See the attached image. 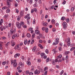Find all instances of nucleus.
I'll use <instances>...</instances> for the list:
<instances>
[{
    "label": "nucleus",
    "mask_w": 75,
    "mask_h": 75,
    "mask_svg": "<svg viewBox=\"0 0 75 75\" xmlns=\"http://www.w3.org/2000/svg\"><path fill=\"white\" fill-rule=\"evenodd\" d=\"M36 50V47L35 46L34 47L33 49L32 50V51H35Z\"/></svg>",
    "instance_id": "4be33fe9"
},
{
    "label": "nucleus",
    "mask_w": 75,
    "mask_h": 75,
    "mask_svg": "<svg viewBox=\"0 0 75 75\" xmlns=\"http://www.w3.org/2000/svg\"><path fill=\"white\" fill-rule=\"evenodd\" d=\"M42 29L43 31H44V30H45V28L43 27Z\"/></svg>",
    "instance_id": "603ef678"
},
{
    "label": "nucleus",
    "mask_w": 75,
    "mask_h": 75,
    "mask_svg": "<svg viewBox=\"0 0 75 75\" xmlns=\"http://www.w3.org/2000/svg\"><path fill=\"white\" fill-rule=\"evenodd\" d=\"M51 23L53 24H55V21L54 19H52V20Z\"/></svg>",
    "instance_id": "f8f14e48"
},
{
    "label": "nucleus",
    "mask_w": 75,
    "mask_h": 75,
    "mask_svg": "<svg viewBox=\"0 0 75 75\" xmlns=\"http://www.w3.org/2000/svg\"><path fill=\"white\" fill-rule=\"evenodd\" d=\"M6 61L3 62H2V64L5 65V64H6Z\"/></svg>",
    "instance_id": "4d7b16f0"
},
{
    "label": "nucleus",
    "mask_w": 75,
    "mask_h": 75,
    "mask_svg": "<svg viewBox=\"0 0 75 75\" xmlns=\"http://www.w3.org/2000/svg\"><path fill=\"white\" fill-rule=\"evenodd\" d=\"M48 23H45L43 24V25H44V26H45V27H46Z\"/></svg>",
    "instance_id": "a878e982"
},
{
    "label": "nucleus",
    "mask_w": 75,
    "mask_h": 75,
    "mask_svg": "<svg viewBox=\"0 0 75 75\" xmlns=\"http://www.w3.org/2000/svg\"><path fill=\"white\" fill-rule=\"evenodd\" d=\"M62 25L63 26V28L64 29L67 28V23L65 22H63L62 23Z\"/></svg>",
    "instance_id": "7ed1b4c3"
},
{
    "label": "nucleus",
    "mask_w": 75,
    "mask_h": 75,
    "mask_svg": "<svg viewBox=\"0 0 75 75\" xmlns=\"http://www.w3.org/2000/svg\"><path fill=\"white\" fill-rule=\"evenodd\" d=\"M27 36L28 38H30V37H31V35L29 33L27 34Z\"/></svg>",
    "instance_id": "2eb2a0df"
},
{
    "label": "nucleus",
    "mask_w": 75,
    "mask_h": 75,
    "mask_svg": "<svg viewBox=\"0 0 75 75\" xmlns=\"http://www.w3.org/2000/svg\"><path fill=\"white\" fill-rule=\"evenodd\" d=\"M45 32L46 33H48V28H46L45 29Z\"/></svg>",
    "instance_id": "72a5a7b5"
},
{
    "label": "nucleus",
    "mask_w": 75,
    "mask_h": 75,
    "mask_svg": "<svg viewBox=\"0 0 75 75\" xmlns=\"http://www.w3.org/2000/svg\"><path fill=\"white\" fill-rule=\"evenodd\" d=\"M64 18H65V17L63 16L61 18V20H64Z\"/></svg>",
    "instance_id": "c03bdc74"
},
{
    "label": "nucleus",
    "mask_w": 75,
    "mask_h": 75,
    "mask_svg": "<svg viewBox=\"0 0 75 75\" xmlns=\"http://www.w3.org/2000/svg\"><path fill=\"white\" fill-rule=\"evenodd\" d=\"M13 65L14 67H17V63L16 62V59H15L14 60V62H13Z\"/></svg>",
    "instance_id": "39448f33"
},
{
    "label": "nucleus",
    "mask_w": 75,
    "mask_h": 75,
    "mask_svg": "<svg viewBox=\"0 0 75 75\" xmlns=\"http://www.w3.org/2000/svg\"><path fill=\"white\" fill-rule=\"evenodd\" d=\"M8 17V15H5L4 16V18H5L6 17Z\"/></svg>",
    "instance_id": "680f3d73"
},
{
    "label": "nucleus",
    "mask_w": 75,
    "mask_h": 75,
    "mask_svg": "<svg viewBox=\"0 0 75 75\" xmlns=\"http://www.w3.org/2000/svg\"><path fill=\"white\" fill-rule=\"evenodd\" d=\"M55 50H56V49H54L52 50V51H54V54H56V52H57V51H56Z\"/></svg>",
    "instance_id": "412c9836"
},
{
    "label": "nucleus",
    "mask_w": 75,
    "mask_h": 75,
    "mask_svg": "<svg viewBox=\"0 0 75 75\" xmlns=\"http://www.w3.org/2000/svg\"><path fill=\"white\" fill-rule=\"evenodd\" d=\"M15 7H17V6H18V3H15Z\"/></svg>",
    "instance_id": "79ce46f5"
},
{
    "label": "nucleus",
    "mask_w": 75,
    "mask_h": 75,
    "mask_svg": "<svg viewBox=\"0 0 75 75\" xmlns=\"http://www.w3.org/2000/svg\"><path fill=\"white\" fill-rule=\"evenodd\" d=\"M10 44V42H8L6 44H5V45H6V46H8V45Z\"/></svg>",
    "instance_id": "f704fd0d"
},
{
    "label": "nucleus",
    "mask_w": 75,
    "mask_h": 75,
    "mask_svg": "<svg viewBox=\"0 0 75 75\" xmlns=\"http://www.w3.org/2000/svg\"><path fill=\"white\" fill-rule=\"evenodd\" d=\"M15 37H16L15 36V35H13L12 37V39H13V40H14V39L15 38Z\"/></svg>",
    "instance_id": "49530a36"
},
{
    "label": "nucleus",
    "mask_w": 75,
    "mask_h": 75,
    "mask_svg": "<svg viewBox=\"0 0 75 75\" xmlns=\"http://www.w3.org/2000/svg\"><path fill=\"white\" fill-rule=\"evenodd\" d=\"M40 55H41V58H43V56H45V54L44 53H42L40 54Z\"/></svg>",
    "instance_id": "ddd939ff"
},
{
    "label": "nucleus",
    "mask_w": 75,
    "mask_h": 75,
    "mask_svg": "<svg viewBox=\"0 0 75 75\" xmlns=\"http://www.w3.org/2000/svg\"><path fill=\"white\" fill-rule=\"evenodd\" d=\"M58 59H57H57L54 60V62H57L58 61Z\"/></svg>",
    "instance_id": "864d4df0"
},
{
    "label": "nucleus",
    "mask_w": 75,
    "mask_h": 75,
    "mask_svg": "<svg viewBox=\"0 0 75 75\" xmlns=\"http://www.w3.org/2000/svg\"><path fill=\"white\" fill-rule=\"evenodd\" d=\"M16 26L17 27V28L18 29H20L21 28V25H24V23L23 21H21L20 22V23L18 22H17L16 23Z\"/></svg>",
    "instance_id": "f257e3e1"
},
{
    "label": "nucleus",
    "mask_w": 75,
    "mask_h": 75,
    "mask_svg": "<svg viewBox=\"0 0 75 75\" xmlns=\"http://www.w3.org/2000/svg\"><path fill=\"white\" fill-rule=\"evenodd\" d=\"M69 51H66L65 52V54L66 55H67V54H69Z\"/></svg>",
    "instance_id": "b1692460"
},
{
    "label": "nucleus",
    "mask_w": 75,
    "mask_h": 75,
    "mask_svg": "<svg viewBox=\"0 0 75 75\" xmlns=\"http://www.w3.org/2000/svg\"><path fill=\"white\" fill-rule=\"evenodd\" d=\"M47 72H48V71H46L44 73V75H47Z\"/></svg>",
    "instance_id": "e2e57ef3"
},
{
    "label": "nucleus",
    "mask_w": 75,
    "mask_h": 75,
    "mask_svg": "<svg viewBox=\"0 0 75 75\" xmlns=\"http://www.w3.org/2000/svg\"><path fill=\"white\" fill-rule=\"evenodd\" d=\"M11 37V35H10V33H8V38H10Z\"/></svg>",
    "instance_id": "aec40b11"
},
{
    "label": "nucleus",
    "mask_w": 75,
    "mask_h": 75,
    "mask_svg": "<svg viewBox=\"0 0 75 75\" xmlns=\"http://www.w3.org/2000/svg\"><path fill=\"white\" fill-rule=\"evenodd\" d=\"M57 59H61V58H62V55L60 54L59 56H58L57 57Z\"/></svg>",
    "instance_id": "9d476101"
},
{
    "label": "nucleus",
    "mask_w": 75,
    "mask_h": 75,
    "mask_svg": "<svg viewBox=\"0 0 75 75\" xmlns=\"http://www.w3.org/2000/svg\"><path fill=\"white\" fill-rule=\"evenodd\" d=\"M47 69H48V68L45 67V68L44 69V71H46V70H47Z\"/></svg>",
    "instance_id": "58836bf2"
},
{
    "label": "nucleus",
    "mask_w": 75,
    "mask_h": 75,
    "mask_svg": "<svg viewBox=\"0 0 75 75\" xmlns=\"http://www.w3.org/2000/svg\"><path fill=\"white\" fill-rule=\"evenodd\" d=\"M35 33L33 34V35L32 36V37L33 38H34V36H35Z\"/></svg>",
    "instance_id": "ea45409f"
},
{
    "label": "nucleus",
    "mask_w": 75,
    "mask_h": 75,
    "mask_svg": "<svg viewBox=\"0 0 75 75\" xmlns=\"http://www.w3.org/2000/svg\"><path fill=\"white\" fill-rule=\"evenodd\" d=\"M11 44H14L15 43V42H14V41L13 40H12L11 42Z\"/></svg>",
    "instance_id": "13d9d810"
},
{
    "label": "nucleus",
    "mask_w": 75,
    "mask_h": 75,
    "mask_svg": "<svg viewBox=\"0 0 75 75\" xmlns=\"http://www.w3.org/2000/svg\"><path fill=\"white\" fill-rule=\"evenodd\" d=\"M41 60L40 59H38V62H41Z\"/></svg>",
    "instance_id": "bf43d9fd"
},
{
    "label": "nucleus",
    "mask_w": 75,
    "mask_h": 75,
    "mask_svg": "<svg viewBox=\"0 0 75 75\" xmlns=\"http://www.w3.org/2000/svg\"><path fill=\"white\" fill-rule=\"evenodd\" d=\"M67 44L68 46H70L71 45V42H70L68 41L67 42Z\"/></svg>",
    "instance_id": "6ab92c4d"
},
{
    "label": "nucleus",
    "mask_w": 75,
    "mask_h": 75,
    "mask_svg": "<svg viewBox=\"0 0 75 75\" xmlns=\"http://www.w3.org/2000/svg\"><path fill=\"white\" fill-rule=\"evenodd\" d=\"M75 48V47H72L71 48V49H70V51H72L73 50H74Z\"/></svg>",
    "instance_id": "c85d7f7f"
},
{
    "label": "nucleus",
    "mask_w": 75,
    "mask_h": 75,
    "mask_svg": "<svg viewBox=\"0 0 75 75\" xmlns=\"http://www.w3.org/2000/svg\"><path fill=\"white\" fill-rule=\"evenodd\" d=\"M59 51H62V48H61V47H59Z\"/></svg>",
    "instance_id": "de8ad7c7"
},
{
    "label": "nucleus",
    "mask_w": 75,
    "mask_h": 75,
    "mask_svg": "<svg viewBox=\"0 0 75 75\" xmlns=\"http://www.w3.org/2000/svg\"><path fill=\"white\" fill-rule=\"evenodd\" d=\"M27 40H25L24 42V44L25 45H26L27 44Z\"/></svg>",
    "instance_id": "bb28decb"
},
{
    "label": "nucleus",
    "mask_w": 75,
    "mask_h": 75,
    "mask_svg": "<svg viewBox=\"0 0 75 75\" xmlns=\"http://www.w3.org/2000/svg\"><path fill=\"white\" fill-rule=\"evenodd\" d=\"M20 54L19 53H16L14 56L15 58H17V57H18Z\"/></svg>",
    "instance_id": "9b49d317"
},
{
    "label": "nucleus",
    "mask_w": 75,
    "mask_h": 75,
    "mask_svg": "<svg viewBox=\"0 0 75 75\" xmlns=\"http://www.w3.org/2000/svg\"><path fill=\"white\" fill-rule=\"evenodd\" d=\"M33 10L35 11V12H37V9L36 8H34Z\"/></svg>",
    "instance_id": "473e14b6"
},
{
    "label": "nucleus",
    "mask_w": 75,
    "mask_h": 75,
    "mask_svg": "<svg viewBox=\"0 0 75 75\" xmlns=\"http://www.w3.org/2000/svg\"><path fill=\"white\" fill-rule=\"evenodd\" d=\"M34 11L33 9H32L31 10V13H34Z\"/></svg>",
    "instance_id": "0e129e2a"
},
{
    "label": "nucleus",
    "mask_w": 75,
    "mask_h": 75,
    "mask_svg": "<svg viewBox=\"0 0 75 75\" xmlns=\"http://www.w3.org/2000/svg\"><path fill=\"white\" fill-rule=\"evenodd\" d=\"M14 62V60H12V61H11V64H13Z\"/></svg>",
    "instance_id": "a19ab883"
},
{
    "label": "nucleus",
    "mask_w": 75,
    "mask_h": 75,
    "mask_svg": "<svg viewBox=\"0 0 75 75\" xmlns=\"http://www.w3.org/2000/svg\"><path fill=\"white\" fill-rule=\"evenodd\" d=\"M10 11L9 9H8L6 10V12H7V13H9V12H10Z\"/></svg>",
    "instance_id": "a18cd8bd"
},
{
    "label": "nucleus",
    "mask_w": 75,
    "mask_h": 75,
    "mask_svg": "<svg viewBox=\"0 0 75 75\" xmlns=\"http://www.w3.org/2000/svg\"><path fill=\"white\" fill-rule=\"evenodd\" d=\"M39 36L41 38H42V35L41 34H39Z\"/></svg>",
    "instance_id": "5fc2aeb1"
},
{
    "label": "nucleus",
    "mask_w": 75,
    "mask_h": 75,
    "mask_svg": "<svg viewBox=\"0 0 75 75\" xmlns=\"http://www.w3.org/2000/svg\"><path fill=\"white\" fill-rule=\"evenodd\" d=\"M20 17H22L24 16V12L23 11H21L20 13Z\"/></svg>",
    "instance_id": "0eeeda50"
},
{
    "label": "nucleus",
    "mask_w": 75,
    "mask_h": 75,
    "mask_svg": "<svg viewBox=\"0 0 75 75\" xmlns=\"http://www.w3.org/2000/svg\"><path fill=\"white\" fill-rule=\"evenodd\" d=\"M7 75H10V72H8Z\"/></svg>",
    "instance_id": "774afa93"
},
{
    "label": "nucleus",
    "mask_w": 75,
    "mask_h": 75,
    "mask_svg": "<svg viewBox=\"0 0 75 75\" xmlns=\"http://www.w3.org/2000/svg\"><path fill=\"white\" fill-rule=\"evenodd\" d=\"M41 0H39V4H41Z\"/></svg>",
    "instance_id": "338daca9"
},
{
    "label": "nucleus",
    "mask_w": 75,
    "mask_h": 75,
    "mask_svg": "<svg viewBox=\"0 0 75 75\" xmlns=\"http://www.w3.org/2000/svg\"><path fill=\"white\" fill-rule=\"evenodd\" d=\"M15 11L17 13H18L19 11H18V9H16Z\"/></svg>",
    "instance_id": "6e6d98bb"
},
{
    "label": "nucleus",
    "mask_w": 75,
    "mask_h": 75,
    "mask_svg": "<svg viewBox=\"0 0 75 75\" xmlns=\"http://www.w3.org/2000/svg\"><path fill=\"white\" fill-rule=\"evenodd\" d=\"M39 71H40L41 72H43V70L42 69H40Z\"/></svg>",
    "instance_id": "4c0bfd02"
},
{
    "label": "nucleus",
    "mask_w": 75,
    "mask_h": 75,
    "mask_svg": "<svg viewBox=\"0 0 75 75\" xmlns=\"http://www.w3.org/2000/svg\"><path fill=\"white\" fill-rule=\"evenodd\" d=\"M33 30V28H30L29 29H28V30L30 31H32Z\"/></svg>",
    "instance_id": "7c9ffc66"
},
{
    "label": "nucleus",
    "mask_w": 75,
    "mask_h": 75,
    "mask_svg": "<svg viewBox=\"0 0 75 75\" xmlns=\"http://www.w3.org/2000/svg\"><path fill=\"white\" fill-rule=\"evenodd\" d=\"M64 73V71L62 70L61 72L60 73V75H62V74H63V73Z\"/></svg>",
    "instance_id": "e433bc0d"
},
{
    "label": "nucleus",
    "mask_w": 75,
    "mask_h": 75,
    "mask_svg": "<svg viewBox=\"0 0 75 75\" xmlns=\"http://www.w3.org/2000/svg\"><path fill=\"white\" fill-rule=\"evenodd\" d=\"M35 33H36V34H40V31H39L38 30H35Z\"/></svg>",
    "instance_id": "1a4fd4ad"
},
{
    "label": "nucleus",
    "mask_w": 75,
    "mask_h": 75,
    "mask_svg": "<svg viewBox=\"0 0 75 75\" xmlns=\"http://www.w3.org/2000/svg\"><path fill=\"white\" fill-rule=\"evenodd\" d=\"M25 73L27 75V74H28L30 73V72L28 71H26Z\"/></svg>",
    "instance_id": "2f4dec72"
},
{
    "label": "nucleus",
    "mask_w": 75,
    "mask_h": 75,
    "mask_svg": "<svg viewBox=\"0 0 75 75\" xmlns=\"http://www.w3.org/2000/svg\"><path fill=\"white\" fill-rule=\"evenodd\" d=\"M15 36L17 38L19 36V35L18 33H16L15 34Z\"/></svg>",
    "instance_id": "393cba45"
},
{
    "label": "nucleus",
    "mask_w": 75,
    "mask_h": 75,
    "mask_svg": "<svg viewBox=\"0 0 75 75\" xmlns=\"http://www.w3.org/2000/svg\"><path fill=\"white\" fill-rule=\"evenodd\" d=\"M1 30L2 31H3V26H1Z\"/></svg>",
    "instance_id": "c9c22d12"
},
{
    "label": "nucleus",
    "mask_w": 75,
    "mask_h": 75,
    "mask_svg": "<svg viewBox=\"0 0 75 75\" xmlns=\"http://www.w3.org/2000/svg\"><path fill=\"white\" fill-rule=\"evenodd\" d=\"M74 8L72 7L71 9V11H74Z\"/></svg>",
    "instance_id": "3c124183"
},
{
    "label": "nucleus",
    "mask_w": 75,
    "mask_h": 75,
    "mask_svg": "<svg viewBox=\"0 0 75 75\" xmlns=\"http://www.w3.org/2000/svg\"><path fill=\"white\" fill-rule=\"evenodd\" d=\"M40 73V71L39 70L38 71L37 69L34 72L35 74H37V75H38Z\"/></svg>",
    "instance_id": "20e7f679"
},
{
    "label": "nucleus",
    "mask_w": 75,
    "mask_h": 75,
    "mask_svg": "<svg viewBox=\"0 0 75 75\" xmlns=\"http://www.w3.org/2000/svg\"><path fill=\"white\" fill-rule=\"evenodd\" d=\"M55 62H55V60H53L52 61V63L53 65H55Z\"/></svg>",
    "instance_id": "5701e85b"
},
{
    "label": "nucleus",
    "mask_w": 75,
    "mask_h": 75,
    "mask_svg": "<svg viewBox=\"0 0 75 75\" xmlns=\"http://www.w3.org/2000/svg\"><path fill=\"white\" fill-rule=\"evenodd\" d=\"M39 47H40L41 48V49H43V47L41 45V44H39L38 45Z\"/></svg>",
    "instance_id": "f3484780"
},
{
    "label": "nucleus",
    "mask_w": 75,
    "mask_h": 75,
    "mask_svg": "<svg viewBox=\"0 0 75 75\" xmlns=\"http://www.w3.org/2000/svg\"><path fill=\"white\" fill-rule=\"evenodd\" d=\"M45 52L46 54H48V50L47 49H46L45 50Z\"/></svg>",
    "instance_id": "052dcab7"
},
{
    "label": "nucleus",
    "mask_w": 75,
    "mask_h": 75,
    "mask_svg": "<svg viewBox=\"0 0 75 75\" xmlns=\"http://www.w3.org/2000/svg\"><path fill=\"white\" fill-rule=\"evenodd\" d=\"M19 65H21V66H24V63H22V62H19Z\"/></svg>",
    "instance_id": "dca6fc26"
},
{
    "label": "nucleus",
    "mask_w": 75,
    "mask_h": 75,
    "mask_svg": "<svg viewBox=\"0 0 75 75\" xmlns=\"http://www.w3.org/2000/svg\"><path fill=\"white\" fill-rule=\"evenodd\" d=\"M19 47H20V45H17L15 47L14 49L15 50H17V49H18V48H19Z\"/></svg>",
    "instance_id": "6e6552de"
},
{
    "label": "nucleus",
    "mask_w": 75,
    "mask_h": 75,
    "mask_svg": "<svg viewBox=\"0 0 75 75\" xmlns=\"http://www.w3.org/2000/svg\"><path fill=\"white\" fill-rule=\"evenodd\" d=\"M34 40H33L32 41H31V42L30 44H33V43H34Z\"/></svg>",
    "instance_id": "37998d69"
},
{
    "label": "nucleus",
    "mask_w": 75,
    "mask_h": 75,
    "mask_svg": "<svg viewBox=\"0 0 75 75\" xmlns=\"http://www.w3.org/2000/svg\"><path fill=\"white\" fill-rule=\"evenodd\" d=\"M10 32L11 35H13V33L16 32V30L13 31V29H11L10 30Z\"/></svg>",
    "instance_id": "423d86ee"
},
{
    "label": "nucleus",
    "mask_w": 75,
    "mask_h": 75,
    "mask_svg": "<svg viewBox=\"0 0 75 75\" xmlns=\"http://www.w3.org/2000/svg\"><path fill=\"white\" fill-rule=\"evenodd\" d=\"M29 74L30 75H33V73L32 72H30L29 73Z\"/></svg>",
    "instance_id": "69168bd1"
},
{
    "label": "nucleus",
    "mask_w": 75,
    "mask_h": 75,
    "mask_svg": "<svg viewBox=\"0 0 75 75\" xmlns=\"http://www.w3.org/2000/svg\"><path fill=\"white\" fill-rule=\"evenodd\" d=\"M59 42V38H57L55 40V42H54L53 43V45H57V44H58Z\"/></svg>",
    "instance_id": "f03ea898"
},
{
    "label": "nucleus",
    "mask_w": 75,
    "mask_h": 75,
    "mask_svg": "<svg viewBox=\"0 0 75 75\" xmlns=\"http://www.w3.org/2000/svg\"><path fill=\"white\" fill-rule=\"evenodd\" d=\"M3 10H5L6 9H7V7H6V6H5L4 7H3L2 8Z\"/></svg>",
    "instance_id": "cd10ccee"
},
{
    "label": "nucleus",
    "mask_w": 75,
    "mask_h": 75,
    "mask_svg": "<svg viewBox=\"0 0 75 75\" xmlns=\"http://www.w3.org/2000/svg\"><path fill=\"white\" fill-rule=\"evenodd\" d=\"M50 72H52L53 71V69H50Z\"/></svg>",
    "instance_id": "8fccbe9b"
},
{
    "label": "nucleus",
    "mask_w": 75,
    "mask_h": 75,
    "mask_svg": "<svg viewBox=\"0 0 75 75\" xmlns=\"http://www.w3.org/2000/svg\"><path fill=\"white\" fill-rule=\"evenodd\" d=\"M49 60H50V58H47L46 60L47 62H48L49 61Z\"/></svg>",
    "instance_id": "c756f323"
},
{
    "label": "nucleus",
    "mask_w": 75,
    "mask_h": 75,
    "mask_svg": "<svg viewBox=\"0 0 75 75\" xmlns=\"http://www.w3.org/2000/svg\"><path fill=\"white\" fill-rule=\"evenodd\" d=\"M17 19L18 21H19L20 20V18L19 17V16L18 17Z\"/></svg>",
    "instance_id": "09e8293b"
},
{
    "label": "nucleus",
    "mask_w": 75,
    "mask_h": 75,
    "mask_svg": "<svg viewBox=\"0 0 75 75\" xmlns=\"http://www.w3.org/2000/svg\"><path fill=\"white\" fill-rule=\"evenodd\" d=\"M27 64L28 65H31V62L29 60H28L27 62Z\"/></svg>",
    "instance_id": "4468645a"
},
{
    "label": "nucleus",
    "mask_w": 75,
    "mask_h": 75,
    "mask_svg": "<svg viewBox=\"0 0 75 75\" xmlns=\"http://www.w3.org/2000/svg\"><path fill=\"white\" fill-rule=\"evenodd\" d=\"M7 4L9 7H10L11 5V4L9 2H7Z\"/></svg>",
    "instance_id": "a211bd4d"
}]
</instances>
